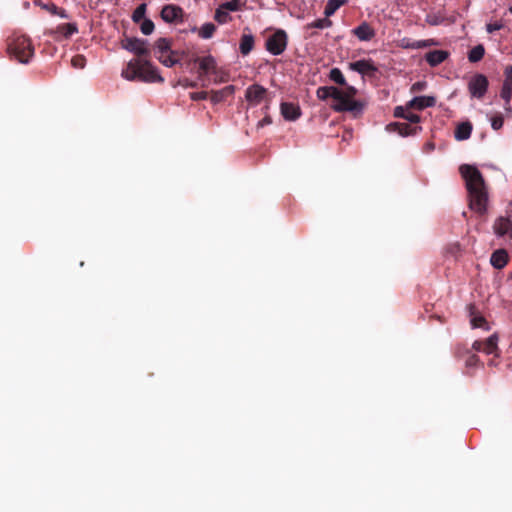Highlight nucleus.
<instances>
[{
	"label": "nucleus",
	"instance_id": "obj_1",
	"mask_svg": "<svg viewBox=\"0 0 512 512\" xmlns=\"http://www.w3.org/2000/svg\"><path fill=\"white\" fill-rule=\"evenodd\" d=\"M459 171L465 181L469 198V208L479 215L487 212L488 191L480 171L473 165L463 164Z\"/></svg>",
	"mask_w": 512,
	"mask_h": 512
},
{
	"label": "nucleus",
	"instance_id": "obj_2",
	"mask_svg": "<svg viewBox=\"0 0 512 512\" xmlns=\"http://www.w3.org/2000/svg\"><path fill=\"white\" fill-rule=\"evenodd\" d=\"M8 53L20 63H28L34 55L31 40L24 36H16L8 42Z\"/></svg>",
	"mask_w": 512,
	"mask_h": 512
},
{
	"label": "nucleus",
	"instance_id": "obj_3",
	"mask_svg": "<svg viewBox=\"0 0 512 512\" xmlns=\"http://www.w3.org/2000/svg\"><path fill=\"white\" fill-rule=\"evenodd\" d=\"M287 43V33L282 29H278L267 38L265 47L271 54L280 55L286 50Z\"/></svg>",
	"mask_w": 512,
	"mask_h": 512
},
{
	"label": "nucleus",
	"instance_id": "obj_4",
	"mask_svg": "<svg viewBox=\"0 0 512 512\" xmlns=\"http://www.w3.org/2000/svg\"><path fill=\"white\" fill-rule=\"evenodd\" d=\"M121 47L138 57H146L150 55L149 43L145 39L125 36L121 40Z\"/></svg>",
	"mask_w": 512,
	"mask_h": 512
},
{
	"label": "nucleus",
	"instance_id": "obj_5",
	"mask_svg": "<svg viewBox=\"0 0 512 512\" xmlns=\"http://www.w3.org/2000/svg\"><path fill=\"white\" fill-rule=\"evenodd\" d=\"M489 86L488 78L481 73H476L470 77L467 83V89L472 98L482 99Z\"/></svg>",
	"mask_w": 512,
	"mask_h": 512
},
{
	"label": "nucleus",
	"instance_id": "obj_6",
	"mask_svg": "<svg viewBox=\"0 0 512 512\" xmlns=\"http://www.w3.org/2000/svg\"><path fill=\"white\" fill-rule=\"evenodd\" d=\"M140 76L139 81L142 82H164L163 77L158 73L157 68L147 59H139Z\"/></svg>",
	"mask_w": 512,
	"mask_h": 512
},
{
	"label": "nucleus",
	"instance_id": "obj_7",
	"mask_svg": "<svg viewBox=\"0 0 512 512\" xmlns=\"http://www.w3.org/2000/svg\"><path fill=\"white\" fill-rule=\"evenodd\" d=\"M362 108L363 105L361 102L352 99L345 93H343L342 97L336 101V104L333 105V109L337 112H360Z\"/></svg>",
	"mask_w": 512,
	"mask_h": 512
},
{
	"label": "nucleus",
	"instance_id": "obj_8",
	"mask_svg": "<svg viewBox=\"0 0 512 512\" xmlns=\"http://www.w3.org/2000/svg\"><path fill=\"white\" fill-rule=\"evenodd\" d=\"M349 69L361 74L362 76H372L378 71V68L372 59H362L351 62L349 63Z\"/></svg>",
	"mask_w": 512,
	"mask_h": 512
},
{
	"label": "nucleus",
	"instance_id": "obj_9",
	"mask_svg": "<svg viewBox=\"0 0 512 512\" xmlns=\"http://www.w3.org/2000/svg\"><path fill=\"white\" fill-rule=\"evenodd\" d=\"M267 95V89L259 84L250 85L245 92V98L252 106L260 104Z\"/></svg>",
	"mask_w": 512,
	"mask_h": 512
},
{
	"label": "nucleus",
	"instance_id": "obj_10",
	"mask_svg": "<svg viewBox=\"0 0 512 512\" xmlns=\"http://www.w3.org/2000/svg\"><path fill=\"white\" fill-rule=\"evenodd\" d=\"M498 337L494 334L491 335L489 338H487L484 341H475L472 345V348L476 351H482L488 355L495 354L498 350L497 346Z\"/></svg>",
	"mask_w": 512,
	"mask_h": 512
},
{
	"label": "nucleus",
	"instance_id": "obj_11",
	"mask_svg": "<svg viewBox=\"0 0 512 512\" xmlns=\"http://www.w3.org/2000/svg\"><path fill=\"white\" fill-rule=\"evenodd\" d=\"M195 63H199V77L208 73L218 74V68L216 66L215 59L211 56L196 57L193 60Z\"/></svg>",
	"mask_w": 512,
	"mask_h": 512
},
{
	"label": "nucleus",
	"instance_id": "obj_12",
	"mask_svg": "<svg viewBox=\"0 0 512 512\" xmlns=\"http://www.w3.org/2000/svg\"><path fill=\"white\" fill-rule=\"evenodd\" d=\"M183 14V9L173 4L165 5L161 10V18L168 23L179 21Z\"/></svg>",
	"mask_w": 512,
	"mask_h": 512
},
{
	"label": "nucleus",
	"instance_id": "obj_13",
	"mask_svg": "<svg viewBox=\"0 0 512 512\" xmlns=\"http://www.w3.org/2000/svg\"><path fill=\"white\" fill-rule=\"evenodd\" d=\"M493 229L498 236H508L512 239V220L507 217H498L494 224Z\"/></svg>",
	"mask_w": 512,
	"mask_h": 512
},
{
	"label": "nucleus",
	"instance_id": "obj_14",
	"mask_svg": "<svg viewBox=\"0 0 512 512\" xmlns=\"http://www.w3.org/2000/svg\"><path fill=\"white\" fill-rule=\"evenodd\" d=\"M436 104V99L433 96H417L407 103V108L423 110L428 107H433Z\"/></svg>",
	"mask_w": 512,
	"mask_h": 512
},
{
	"label": "nucleus",
	"instance_id": "obj_15",
	"mask_svg": "<svg viewBox=\"0 0 512 512\" xmlns=\"http://www.w3.org/2000/svg\"><path fill=\"white\" fill-rule=\"evenodd\" d=\"M352 33L360 41H370L375 37V30L367 22H362L359 26L352 30Z\"/></svg>",
	"mask_w": 512,
	"mask_h": 512
},
{
	"label": "nucleus",
	"instance_id": "obj_16",
	"mask_svg": "<svg viewBox=\"0 0 512 512\" xmlns=\"http://www.w3.org/2000/svg\"><path fill=\"white\" fill-rule=\"evenodd\" d=\"M235 93V86L228 85L220 90H212L210 92V100L213 104L225 101L228 97H232Z\"/></svg>",
	"mask_w": 512,
	"mask_h": 512
},
{
	"label": "nucleus",
	"instance_id": "obj_17",
	"mask_svg": "<svg viewBox=\"0 0 512 512\" xmlns=\"http://www.w3.org/2000/svg\"><path fill=\"white\" fill-rule=\"evenodd\" d=\"M449 55L446 50H433L425 54V60L431 67H436L447 60Z\"/></svg>",
	"mask_w": 512,
	"mask_h": 512
},
{
	"label": "nucleus",
	"instance_id": "obj_18",
	"mask_svg": "<svg viewBox=\"0 0 512 512\" xmlns=\"http://www.w3.org/2000/svg\"><path fill=\"white\" fill-rule=\"evenodd\" d=\"M281 114L284 119L288 121H295L300 117L301 111L298 105L289 102H283L281 103Z\"/></svg>",
	"mask_w": 512,
	"mask_h": 512
},
{
	"label": "nucleus",
	"instance_id": "obj_19",
	"mask_svg": "<svg viewBox=\"0 0 512 512\" xmlns=\"http://www.w3.org/2000/svg\"><path fill=\"white\" fill-rule=\"evenodd\" d=\"M122 76L129 81L139 80V59L129 61L126 68L122 70Z\"/></svg>",
	"mask_w": 512,
	"mask_h": 512
},
{
	"label": "nucleus",
	"instance_id": "obj_20",
	"mask_svg": "<svg viewBox=\"0 0 512 512\" xmlns=\"http://www.w3.org/2000/svg\"><path fill=\"white\" fill-rule=\"evenodd\" d=\"M388 128H392L394 131L398 132L401 136H409L415 135L418 131L421 130L420 126H412L410 123H392L388 125Z\"/></svg>",
	"mask_w": 512,
	"mask_h": 512
},
{
	"label": "nucleus",
	"instance_id": "obj_21",
	"mask_svg": "<svg viewBox=\"0 0 512 512\" xmlns=\"http://www.w3.org/2000/svg\"><path fill=\"white\" fill-rule=\"evenodd\" d=\"M508 253L504 249L494 251L490 258L491 265L496 269L504 268L508 263Z\"/></svg>",
	"mask_w": 512,
	"mask_h": 512
},
{
	"label": "nucleus",
	"instance_id": "obj_22",
	"mask_svg": "<svg viewBox=\"0 0 512 512\" xmlns=\"http://www.w3.org/2000/svg\"><path fill=\"white\" fill-rule=\"evenodd\" d=\"M474 310H475V306L469 305L472 327L473 328H483L485 330H488L489 326H488L486 319L482 315H476Z\"/></svg>",
	"mask_w": 512,
	"mask_h": 512
},
{
	"label": "nucleus",
	"instance_id": "obj_23",
	"mask_svg": "<svg viewBox=\"0 0 512 512\" xmlns=\"http://www.w3.org/2000/svg\"><path fill=\"white\" fill-rule=\"evenodd\" d=\"M191 31L192 32L197 31L200 38L210 39L216 31V26L213 23L208 22V23H205L204 25H202V27L200 29H197L196 26L192 27Z\"/></svg>",
	"mask_w": 512,
	"mask_h": 512
},
{
	"label": "nucleus",
	"instance_id": "obj_24",
	"mask_svg": "<svg viewBox=\"0 0 512 512\" xmlns=\"http://www.w3.org/2000/svg\"><path fill=\"white\" fill-rule=\"evenodd\" d=\"M176 54V52L171 50V41L167 38H159L155 42V56L162 54Z\"/></svg>",
	"mask_w": 512,
	"mask_h": 512
},
{
	"label": "nucleus",
	"instance_id": "obj_25",
	"mask_svg": "<svg viewBox=\"0 0 512 512\" xmlns=\"http://www.w3.org/2000/svg\"><path fill=\"white\" fill-rule=\"evenodd\" d=\"M472 132V125L470 122H464L457 126L455 130V138L457 140H466L470 137Z\"/></svg>",
	"mask_w": 512,
	"mask_h": 512
},
{
	"label": "nucleus",
	"instance_id": "obj_26",
	"mask_svg": "<svg viewBox=\"0 0 512 512\" xmlns=\"http://www.w3.org/2000/svg\"><path fill=\"white\" fill-rule=\"evenodd\" d=\"M485 55V48L482 44H478L468 52V60L471 63H477L482 60Z\"/></svg>",
	"mask_w": 512,
	"mask_h": 512
},
{
	"label": "nucleus",
	"instance_id": "obj_27",
	"mask_svg": "<svg viewBox=\"0 0 512 512\" xmlns=\"http://www.w3.org/2000/svg\"><path fill=\"white\" fill-rule=\"evenodd\" d=\"M254 46V38L252 35H243L240 40V52L247 55L251 52Z\"/></svg>",
	"mask_w": 512,
	"mask_h": 512
},
{
	"label": "nucleus",
	"instance_id": "obj_28",
	"mask_svg": "<svg viewBox=\"0 0 512 512\" xmlns=\"http://www.w3.org/2000/svg\"><path fill=\"white\" fill-rule=\"evenodd\" d=\"M343 3L344 1L342 0H328L324 9V15L329 18L343 5Z\"/></svg>",
	"mask_w": 512,
	"mask_h": 512
},
{
	"label": "nucleus",
	"instance_id": "obj_29",
	"mask_svg": "<svg viewBox=\"0 0 512 512\" xmlns=\"http://www.w3.org/2000/svg\"><path fill=\"white\" fill-rule=\"evenodd\" d=\"M501 98L505 101V109L507 111H510V100L512 97V86L508 85V83H503L501 92H500Z\"/></svg>",
	"mask_w": 512,
	"mask_h": 512
},
{
	"label": "nucleus",
	"instance_id": "obj_30",
	"mask_svg": "<svg viewBox=\"0 0 512 512\" xmlns=\"http://www.w3.org/2000/svg\"><path fill=\"white\" fill-rule=\"evenodd\" d=\"M329 78L338 85L345 86L346 80L343 76L342 71L339 68H333L330 70Z\"/></svg>",
	"mask_w": 512,
	"mask_h": 512
},
{
	"label": "nucleus",
	"instance_id": "obj_31",
	"mask_svg": "<svg viewBox=\"0 0 512 512\" xmlns=\"http://www.w3.org/2000/svg\"><path fill=\"white\" fill-rule=\"evenodd\" d=\"M332 26V21L325 16V18L317 19L309 24H307L306 28H317V29H324Z\"/></svg>",
	"mask_w": 512,
	"mask_h": 512
},
{
	"label": "nucleus",
	"instance_id": "obj_32",
	"mask_svg": "<svg viewBox=\"0 0 512 512\" xmlns=\"http://www.w3.org/2000/svg\"><path fill=\"white\" fill-rule=\"evenodd\" d=\"M230 15L227 10H225L221 5L216 9L214 19L220 23L224 24L230 20Z\"/></svg>",
	"mask_w": 512,
	"mask_h": 512
},
{
	"label": "nucleus",
	"instance_id": "obj_33",
	"mask_svg": "<svg viewBox=\"0 0 512 512\" xmlns=\"http://www.w3.org/2000/svg\"><path fill=\"white\" fill-rule=\"evenodd\" d=\"M59 31L68 38L78 32V27L75 23H65L59 26Z\"/></svg>",
	"mask_w": 512,
	"mask_h": 512
},
{
	"label": "nucleus",
	"instance_id": "obj_34",
	"mask_svg": "<svg viewBox=\"0 0 512 512\" xmlns=\"http://www.w3.org/2000/svg\"><path fill=\"white\" fill-rule=\"evenodd\" d=\"M175 54L167 53L162 55H156V58L166 67H172L178 60L174 57Z\"/></svg>",
	"mask_w": 512,
	"mask_h": 512
},
{
	"label": "nucleus",
	"instance_id": "obj_35",
	"mask_svg": "<svg viewBox=\"0 0 512 512\" xmlns=\"http://www.w3.org/2000/svg\"><path fill=\"white\" fill-rule=\"evenodd\" d=\"M146 13V4L142 3L140 4L133 12L132 14V20L135 23H139L141 20H144Z\"/></svg>",
	"mask_w": 512,
	"mask_h": 512
},
{
	"label": "nucleus",
	"instance_id": "obj_36",
	"mask_svg": "<svg viewBox=\"0 0 512 512\" xmlns=\"http://www.w3.org/2000/svg\"><path fill=\"white\" fill-rule=\"evenodd\" d=\"M434 45H437V42L433 39L418 40V41H413L411 43V49H421V48H426V47H430V46H434Z\"/></svg>",
	"mask_w": 512,
	"mask_h": 512
},
{
	"label": "nucleus",
	"instance_id": "obj_37",
	"mask_svg": "<svg viewBox=\"0 0 512 512\" xmlns=\"http://www.w3.org/2000/svg\"><path fill=\"white\" fill-rule=\"evenodd\" d=\"M154 23L150 19H144L141 23L140 29L144 35H150L154 31Z\"/></svg>",
	"mask_w": 512,
	"mask_h": 512
},
{
	"label": "nucleus",
	"instance_id": "obj_38",
	"mask_svg": "<svg viewBox=\"0 0 512 512\" xmlns=\"http://www.w3.org/2000/svg\"><path fill=\"white\" fill-rule=\"evenodd\" d=\"M221 6L227 11H239L241 9L240 0H231L221 4Z\"/></svg>",
	"mask_w": 512,
	"mask_h": 512
},
{
	"label": "nucleus",
	"instance_id": "obj_39",
	"mask_svg": "<svg viewBox=\"0 0 512 512\" xmlns=\"http://www.w3.org/2000/svg\"><path fill=\"white\" fill-rule=\"evenodd\" d=\"M504 118L501 114H496L491 117V127L494 130H500L503 127Z\"/></svg>",
	"mask_w": 512,
	"mask_h": 512
},
{
	"label": "nucleus",
	"instance_id": "obj_40",
	"mask_svg": "<svg viewBox=\"0 0 512 512\" xmlns=\"http://www.w3.org/2000/svg\"><path fill=\"white\" fill-rule=\"evenodd\" d=\"M72 66L77 69H83L86 65V58L83 55H76L71 60Z\"/></svg>",
	"mask_w": 512,
	"mask_h": 512
},
{
	"label": "nucleus",
	"instance_id": "obj_41",
	"mask_svg": "<svg viewBox=\"0 0 512 512\" xmlns=\"http://www.w3.org/2000/svg\"><path fill=\"white\" fill-rule=\"evenodd\" d=\"M316 95L321 100H326L330 97V86L319 87L316 91Z\"/></svg>",
	"mask_w": 512,
	"mask_h": 512
},
{
	"label": "nucleus",
	"instance_id": "obj_42",
	"mask_svg": "<svg viewBox=\"0 0 512 512\" xmlns=\"http://www.w3.org/2000/svg\"><path fill=\"white\" fill-rule=\"evenodd\" d=\"M35 4L41 7L42 9L48 11L50 14H54L57 12V6L54 3H43L41 1H36Z\"/></svg>",
	"mask_w": 512,
	"mask_h": 512
},
{
	"label": "nucleus",
	"instance_id": "obj_43",
	"mask_svg": "<svg viewBox=\"0 0 512 512\" xmlns=\"http://www.w3.org/2000/svg\"><path fill=\"white\" fill-rule=\"evenodd\" d=\"M404 119L409 121L410 124H416L420 121V116L411 112V110H407Z\"/></svg>",
	"mask_w": 512,
	"mask_h": 512
},
{
	"label": "nucleus",
	"instance_id": "obj_44",
	"mask_svg": "<svg viewBox=\"0 0 512 512\" xmlns=\"http://www.w3.org/2000/svg\"><path fill=\"white\" fill-rule=\"evenodd\" d=\"M479 362V358L477 355L475 354H468L466 360H465V365L466 367H475Z\"/></svg>",
	"mask_w": 512,
	"mask_h": 512
},
{
	"label": "nucleus",
	"instance_id": "obj_45",
	"mask_svg": "<svg viewBox=\"0 0 512 512\" xmlns=\"http://www.w3.org/2000/svg\"><path fill=\"white\" fill-rule=\"evenodd\" d=\"M190 98L194 101L206 100L208 98V92H206V91L192 92L190 94Z\"/></svg>",
	"mask_w": 512,
	"mask_h": 512
},
{
	"label": "nucleus",
	"instance_id": "obj_46",
	"mask_svg": "<svg viewBox=\"0 0 512 512\" xmlns=\"http://www.w3.org/2000/svg\"><path fill=\"white\" fill-rule=\"evenodd\" d=\"M407 110H412L411 108H407V105L406 106H397L395 107L394 109V116L397 117V118H403L404 119V116L406 115V112Z\"/></svg>",
	"mask_w": 512,
	"mask_h": 512
},
{
	"label": "nucleus",
	"instance_id": "obj_47",
	"mask_svg": "<svg viewBox=\"0 0 512 512\" xmlns=\"http://www.w3.org/2000/svg\"><path fill=\"white\" fill-rule=\"evenodd\" d=\"M228 81V74L218 69V74H214V82L222 83Z\"/></svg>",
	"mask_w": 512,
	"mask_h": 512
},
{
	"label": "nucleus",
	"instance_id": "obj_48",
	"mask_svg": "<svg viewBox=\"0 0 512 512\" xmlns=\"http://www.w3.org/2000/svg\"><path fill=\"white\" fill-rule=\"evenodd\" d=\"M503 28V24L500 22L489 23L486 25V30L488 33H493Z\"/></svg>",
	"mask_w": 512,
	"mask_h": 512
},
{
	"label": "nucleus",
	"instance_id": "obj_49",
	"mask_svg": "<svg viewBox=\"0 0 512 512\" xmlns=\"http://www.w3.org/2000/svg\"><path fill=\"white\" fill-rule=\"evenodd\" d=\"M343 93V90L330 86V97L333 98L335 101L340 99Z\"/></svg>",
	"mask_w": 512,
	"mask_h": 512
},
{
	"label": "nucleus",
	"instance_id": "obj_50",
	"mask_svg": "<svg viewBox=\"0 0 512 512\" xmlns=\"http://www.w3.org/2000/svg\"><path fill=\"white\" fill-rule=\"evenodd\" d=\"M504 74H505L504 83H508V85L512 86V65L506 67Z\"/></svg>",
	"mask_w": 512,
	"mask_h": 512
},
{
	"label": "nucleus",
	"instance_id": "obj_51",
	"mask_svg": "<svg viewBox=\"0 0 512 512\" xmlns=\"http://www.w3.org/2000/svg\"><path fill=\"white\" fill-rule=\"evenodd\" d=\"M347 96L351 97L352 99H354V96L356 95L357 93V89L353 86H347L346 89L343 91Z\"/></svg>",
	"mask_w": 512,
	"mask_h": 512
},
{
	"label": "nucleus",
	"instance_id": "obj_52",
	"mask_svg": "<svg viewBox=\"0 0 512 512\" xmlns=\"http://www.w3.org/2000/svg\"><path fill=\"white\" fill-rule=\"evenodd\" d=\"M425 86V83L424 82H416L412 85L411 87V91L412 92H418V91H421Z\"/></svg>",
	"mask_w": 512,
	"mask_h": 512
},
{
	"label": "nucleus",
	"instance_id": "obj_53",
	"mask_svg": "<svg viewBox=\"0 0 512 512\" xmlns=\"http://www.w3.org/2000/svg\"><path fill=\"white\" fill-rule=\"evenodd\" d=\"M53 15L60 16L61 18H68L66 11L62 8H59L58 6H57V12L54 13Z\"/></svg>",
	"mask_w": 512,
	"mask_h": 512
},
{
	"label": "nucleus",
	"instance_id": "obj_54",
	"mask_svg": "<svg viewBox=\"0 0 512 512\" xmlns=\"http://www.w3.org/2000/svg\"><path fill=\"white\" fill-rule=\"evenodd\" d=\"M272 121H271V118L269 116H266L264 117L260 122H259V125L260 126H263V125H266V124H270Z\"/></svg>",
	"mask_w": 512,
	"mask_h": 512
},
{
	"label": "nucleus",
	"instance_id": "obj_55",
	"mask_svg": "<svg viewBox=\"0 0 512 512\" xmlns=\"http://www.w3.org/2000/svg\"><path fill=\"white\" fill-rule=\"evenodd\" d=\"M411 43H412V42H408V43H406V44L404 45V47H405V48H410V49H411Z\"/></svg>",
	"mask_w": 512,
	"mask_h": 512
},
{
	"label": "nucleus",
	"instance_id": "obj_56",
	"mask_svg": "<svg viewBox=\"0 0 512 512\" xmlns=\"http://www.w3.org/2000/svg\"><path fill=\"white\" fill-rule=\"evenodd\" d=\"M189 86L194 88V87H196V86H197V83H196V82H191V83L189 84Z\"/></svg>",
	"mask_w": 512,
	"mask_h": 512
},
{
	"label": "nucleus",
	"instance_id": "obj_57",
	"mask_svg": "<svg viewBox=\"0 0 512 512\" xmlns=\"http://www.w3.org/2000/svg\"><path fill=\"white\" fill-rule=\"evenodd\" d=\"M510 12L512 13V7L510 8Z\"/></svg>",
	"mask_w": 512,
	"mask_h": 512
}]
</instances>
